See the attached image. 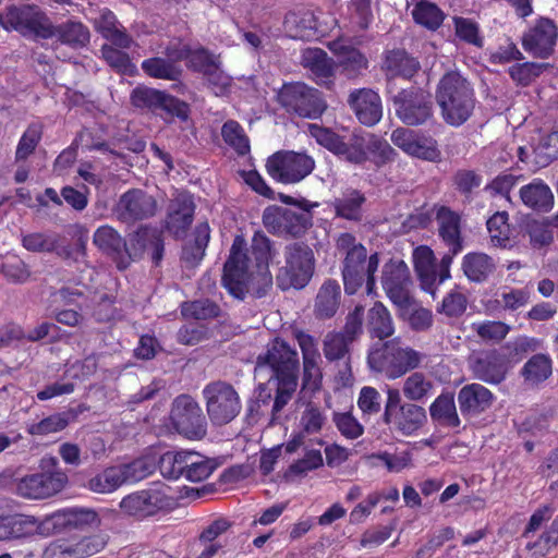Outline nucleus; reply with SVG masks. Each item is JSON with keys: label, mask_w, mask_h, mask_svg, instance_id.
<instances>
[{"label": "nucleus", "mask_w": 558, "mask_h": 558, "mask_svg": "<svg viewBox=\"0 0 558 558\" xmlns=\"http://www.w3.org/2000/svg\"><path fill=\"white\" fill-rule=\"evenodd\" d=\"M311 134L320 146L353 166L363 167L371 161L380 168L397 155L386 140L368 132L354 131L349 136H342L329 129L312 125Z\"/></svg>", "instance_id": "obj_1"}, {"label": "nucleus", "mask_w": 558, "mask_h": 558, "mask_svg": "<svg viewBox=\"0 0 558 558\" xmlns=\"http://www.w3.org/2000/svg\"><path fill=\"white\" fill-rule=\"evenodd\" d=\"M439 235L448 246L439 263H436L434 252L428 246L414 250L413 260L415 271L424 291L433 296L437 287L450 278V266L453 257L461 252L460 217L452 210L441 207L437 213Z\"/></svg>", "instance_id": "obj_2"}, {"label": "nucleus", "mask_w": 558, "mask_h": 558, "mask_svg": "<svg viewBox=\"0 0 558 558\" xmlns=\"http://www.w3.org/2000/svg\"><path fill=\"white\" fill-rule=\"evenodd\" d=\"M299 355L286 341L276 339L264 354L257 357L254 374L259 380L276 386L272 414L279 413L290 401L298 386Z\"/></svg>", "instance_id": "obj_3"}, {"label": "nucleus", "mask_w": 558, "mask_h": 558, "mask_svg": "<svg viewBox=\"0 0 558 558\" xmlns=\"http://www.w3.org/2000/svg\"><path fill=\"white\" fill-rule=\"evenodd\" d=\"M435 98L444 121L454 128L464 124L473 114L476 98L472 84L457 71L439 80Z\"/></svg>", "instance_id": "obj_4"}, {"label": "nucleus", "mask_w": 558, "mask_h": 558, "mask_svg": "<svg viewBox=\"0 0 558 558\" xmlns=\"http://www.w3.org/2000/svg\"><path fill=\"white\" fill-rule=\"evenodd\" d=\"M424 355L404 345L400 338L374 344L367 354V364L372 372L393 380L420 366Z\"/></svg>", "instance_id": "obj_5"}, {"label": "nucleus", "mask_w": 558, "mask_h": 558, "mask_svg": "<svg viewBox=\"0 0 558 558\" xmlns=\"http://www.w3.org/2000/svg\"><path fill=\"white\" fill-rule=\"evenodd\" d=\"M316 203L302 199L300 207L268 206L263 214V223L272 234L278 236L300 238L312 227V209Z\"/></svg>", "instance_id": "obj_6"}, {"label": "nucleus", "mask_w": 558, "mask_h": 558, "mask_svg": "<svg viewBox=\"0 0 558 558\" xmlns=\"http://www.w3.org/2000/svg\"><path fill=\"white\" fill-rule=\"evenodd\" d=\"M383 420L391 432L411 437L426 424L427 414L417 403L402 401L399 389L388 388Z\"/></svg>", "instance_id": "obj_7"}, {"label": "nucleus", "mask_w": 558, "mask_h": 558, "mask_svg": "<svg viewBox=\"0 0 558 558\" xmlns=\"http://www.w3.org/2000/svg\"><path fill=\"white\" fill-rule=\"evenodd\" d=\"M177 499L171 487L163 483H154L146 489L130 494L122 498L120 508L131 517L146 519L175 507Z\"/></svg>", "instance_id": "obj_8"}, {"label": "nucleus", "mask_w": 558, "mask_h": 558, "mask_svg": "<svg viewBox=\"0 0 558 558\" xmlns=\"http://www.w3.org/2000/svg\"><path fill=\"white\" fill-rule=\"evenodd\" d=\"M286 265L279 269L277 286L286 291L291 288L302 289L314 272L315 258L312 248L303 243H292L284 250Z\"/></svg>", "instance_id": "obj_9"}, {"label": "nucleus", "mask_w": 558, "mask_h": 558, "mask_svg": "<svg viewBox=\"0 0 558 558\" xmlns=\"http://www.w3.org/2000/svg\"><path fill=\"white\" fill-rule=\"evenodd\" d=\"M202 395L207 415L214 425H226L241 413V398L235 388L227 381L208 383L203 388Z\"/></svg>", "instance_id": "obj_10"}, {"label": "nucleus", "mask_w": 558, "mask_h": 558, "mask_svg": "<svg viewBox=\"0 0 558 558\" xmlns=\"http://www.w3.org/2000/svg\"><path fill=\"white\" fill-rule=\"evenodd\" d=\"M379 266L377 253L367 257L365 247H356L348 252L343 260L342 278L347 294H354L365 282L367 295L375 294V272Z\"/></svg>", "instance_id": "obj_11"}, {"label": "nucleus", "mask_w": 558, "mask_h": 558, "mask_svg": "<svg viewBox=\"0 0 558 558\" xmlns=\"http://www.w3.org/2000/svg\"><path fill=\"white\" fill-rule=\"evenodd\" d=\"M266 169L275 181L283 184H295L313 172L315 160L304 153L277 151L268 157Z\"/></svg>", "instance_id": "obj_12"}, {"label": "nucleus", "mask_w": 558, "mask_h": 558, "mask_svg": "<svg viewBox=\"0 0 558 558\" xmlns=\"http://www.w3.org/2000/svg\"><path fill=\"white\" fill-rule=\"evenodd\" d=\"M278 101L288 112L307 119L320 117L326 109L320 93L299 82L283 85Z\"/></svg>", "instance_id": "obj_13"}, {"label": "nucleus", "mask_w": 558, "mask_h": 558, "mask_svg": "<svg viewBox=\"0 0 558 558\" xmlns=\"http://www.w3.org/2000/svg\"><path fill=\"white\" fill-rule=\"evenodd\" d=\"M245 240L242 236H235L228 260L223 267L222 284L231 295L243 300L248 290L253 271L248 265V258L245 254Z\"/></svg>", "instance_id": "obj_14"}, {"label": "nucleus", "mask_w": 558, "mask_h": 558, "mask_svg": "<svg viewBox=\"0 0 558 558\" xmlns=\"http://www.w3.org/2000/svg\"><path fill=\"white\" fill-rule=\"evenodd\" d=\"M170 420L175 430L187 439H202L207 433V421L202 408L187 395L173 400Z\"/></svg>", "instance_id": "obj_15"}, {"label": "nucleus", "mask_w": 558, "mask_h": 558, "mask_svg": "<svg viewBox=\"0 0 558 558\" xmlns=\"http://www.w3.org/2000/svg\"><path fill=\"white\" fill-rule=\"evenodd\" d=\"M0 25L5 29H14L24 36L50 38L51 24L37 7H10L0 13Z\"/></svg>", "instance_id": "obj_16"}, {"label": "nucleus", "mask_w": 558, "mask_h": 558, "mask_svg": "<svg viewBox=\"0 0 558 558\" xmlns=\"http://www.w3.org/2000/svg\"><path fill=\"white\" fill-rule=\"evenodd\" d=\"M392 102L397 117L407 125H421L433 119L430 96L422 89H402Z\"/></svg>", "instance_id": "obj_17"}, {"label": "nucleus", "mask_w": 558, "mask_h": 558, "mask_svg": "<svg viewBox=\"0 0 558 558\" xmlns=\"http://www.w3.org/2000/svg\"><path fill=\"white\" fill-rule=\"evenodd\" d=\"M11 502L0 499V542L29 538L36 534L47 535L44 519L10 512Z\"/></svg>", "instance_id": "obj_18"}, {"label": "nucleus", "mask_w": 558, "mask_h": 558, "mask_svg": "<svg viewBox=\"0 0 558 558\" xmlns=\"http://www.w3.org/2000/svg\"><path fill=\"white\" fill-rule=\"evenodd\" d=\"M468 364L477 380L489 385L502 383L511 368L508 355L496 349L473 353Z\"/></svg>", "instance_id": "obj_19"}, {"label": "nucleus", "mask_w": 558, "mask_h": 558, "mask_svg": "<svg viewBox=\"0 0 558 558\" xmlns=\"http://www.w3.org/2000/svg\"><path fill=\"white\" fill-rule=\"evenodd\" d=\"M66 483L68 476L62 471L34 473L20 478L15 492L26 499H45L61 492Z\"/></svg>", "instance_id": "obj_20"}, {"label": "nucleus", "mask_w": 558, "mask_h": 558, "mask_svg": "<svg viewBox=\"0 0 558 558\" xmlns=\"http://www.w3.org/2000/svg\"><path fill=\"white\" fill-rule=\"evenodd\" d=\"M157 209L156 199L141 189H131L124 192L113 207L118 220L125 223L150 218Z\"/></svg>", "instance_id": "obj_21"}, {"label": "nucleus", "mask_w": 558, "mask_h": 558, "mask_svg": "<svg viewBox=\"0 0 558 558\" xmlns=\"http://www.w3.org/2000/svg\"><path fill=\"white\" fill-rule=\"evenodd\" d=\"M390 138L409 156L433 162L440 159L437 142L430 136H420L412 130L399 128L391 133Z\"/></svg>", "instance_id": "obj_22"}, {"label": "nucleus", "mask_w": 558, "mask_h": 558, "mask_svg": "<svg viewBox=\"0 0 558 558\" xmlns=\"http://www.w3.org/2000/svg\"><path fill=\"white\" fill-rule=\"evenodd\" d=\"M410 271L403 260L390 259L383 267L381 286L388 299L395 304H403L410 298Z\"/></svg>", "instance_id": "obj_23"}, {"label": "nucleus", "mask_w": 558, "mask_h": 558, "mask_svg": "<svg viewBox=\"0 0 558 558\" xmlns=\"http://www.w3.org/2000/svg\"><path fill=\"white\" fill-rule=\"evenodd\" d=\"M557 27L548 19H539L522 38L524 50L535 58H548L555 49Z\"/></svg>", "instance_id": "obj_24"}, {"label": "nucleus", "mask_w": 558, "mask_h": 558, "mask_svg": "<svg viewBox=\"0 0 558 558\" xmlns=\"http://www.w3.org/2000/svg\"><path fill=\"white\" fill-rule=\"evenodd\" d=\"M457 400L461 415L464 418H474L493 407L496 396L484 385L471 383L460 388Z\"/></svg>", "instance_id": "obj_25"}, {"label": "nucleus", "mask_w": 558, "mask_h": 558, "mask_svg": "<svg viewBox=\"0 0 558 558\" xmlns=\"http://www.w3.org/2000/svg\"><path fill=\"white\" fill-rule=\"evenodd\" d=\"M98 524V514L94 510L84 508H68L44 518L47 535L64 529H82Z\"/></svg>", "instance_id": "obj_26"}, {"label": "nucleus", "mask_w": 558, "mask_h": 558, "mask_svg": "<svg viewBox=\"0 0 558 558\" xmlns=\"http://www.w3.org/2000/svg\"><path fill=\"white\" fill-rule=\"evenodd\" d=\"M329 49L337 58L341 73L348 78L361 76L368 68V59L359 49L352 46L347 38H338L328 44Z\"/></svg>", "instance_id": "obj_27"}, {"label": "nucleus", "mask_w": 558, "mask_h": 558, "mask_svg": "<svg viewBox=\"0 0 558 558\" xmlns=\"http://www.w3.org/2000/svg\"><path fill=\"white\" fill-rule=\"evenodd\" d=\"M348 102L357 120L366 125L377 124L383 117V106L379 95L371 88L354 89L350 93Z\"/></svg>", "instance_id": "obj_28"}, {"label": "nucleus", "mask_w": 558, "mask_h": 558, "mask_svg": "<svg viewBox=\"0 0 558 558\" xmlns=\"http://www.w3.org/2000/svg\"><path fill=\"white\" fill-rule=\"evenodd\" d=\"M24 248L34 253H54L61 258L69 259L73 255V247L65 239L56 232H32L23 235Z\"/></svg>", "instance_id": "obj_29"}, {"label": "nucleus", "mask_w": 558, "mask_h": 558, "mask_svg": "<svg viewBox=\"0 0 558 558\" xmlns=\"http://www.w3.org/2000/svg\"><path fill=\"white\" fill-rule=\"evenodd\" d=\"M194 215V203L189 194H178L169 205L167 228L175 236H182L190 227Z\"/></svg>", "instance_id": "obj_30"}, {"label": "nucleus", "mask_w": 558, "mask_h": 558, "mask_svg": "<svg viewBox=\"0 0 558 558\" xmlns=\"http://www.w3.org/2000/svg\"><path fill=\"white\" fill-rule=\"evenodd\" d=\"M520 198L522 203L536 211L547 213L554 205V195L550 187L541 179H534L521 186Z\"/></svg>", "instance_id": "obj_31"}, {"label": "nucleus", "mask_w": 558, "mask_h": 558, "mask_svg": "<svg viewBox=\"0 0 558 558\" xmlns=\"http://www.w3.org/2000/svg\"><path fill=\"white\" fill-rule=\"evenodd\" d=\"M301 63L312 73L318 84L327 85L331 82L333 63L323 49H305L302 53Z\"/></svg>", "instance_id": "obj_32"}, {"label": "nucleus", "mask_w": 558, "mask_h": 558, "mask_svg": "<svg viewBox=\"0 0 558 558\" xmlns=\"http://www.w3.org/2000/svg\"><path fill=\"white\" fill-rule=\"evenodd\" d=\"M429 414L432 420L442 427L458 428L461 425L451 392L440 393L429 405Z\"/></svg>", "instance_id": "obj_33"}, {"label": "nucleus", "mask_w": 558, "mask_h": 558, "mask_svg": "<svg viewBox=\"0 0 558 558\" xmlns=\"http://www.w3.org/2000/svg\"><path fill=\"white\" fill-rule=\"evenodd\" d=\"M366 329L372 338L385 340L395 333V323L388 308L376 302L367 312Z\"/></svg>", "instance_id": "obj_34"}, {"label": "nucleus", "mask_w": 558, "mask_h": 558, "mask_svg": "<svg viewBox=\"0 0 558 558\" xmlns=\"http://www.w3.org/2000/svg\"><path fill=\"white\" fill-rule=\"evenodd\" d=\"M420 62L404 50H391L386 53L384 69L391 77L412 78L420 70Z\"/></svg>", "instance_id": "obj_35"}, {"label": "nucleus", "mask_w": 558, "mask_h": 558, "mask_svg": "<svg viewBox=\"0 0 558 558\" xmlns=\"http://www.w3.org/2000/svg\"><path fill=\"white\" fill-rule=\"evenodd\" d=\"M352 343L349 339L345 338V335H342L341 332H328L325 336L324 343H323V351L325 357L330 361H339V360H345V371L340 372L341 379L343 381H348L351 377L350 372V350L349 345Z\"/></svg>", "instance_id": "obj_36"}, {"label": "nucleus", "mask_w": 558, "mask_h": 558, "mask_svg": "<svg viewBox=\"0 0 558 558\" xmlns=\"http://www.w3.org/2000/svg\"><path fill=\"white\" fill-rule=\"evenodd\" d=\"M494 259L482 252H472L464 255L462 269L466 278L472 282H484L495 271Z\"/></svg>", "instance_id": "obj_37"}, {"label": "nucleus", "mask_w": 558, "mask_h": 558, "mask_svg": "<svg viewBox=\"0 0 558 558\" xmlns=\"http://www.w3.org/2000/svg\"><path fill=\"white\" fill-rule=\"evenodd\" d=\"M341 291L337 281L328 280L320 287L314 306L316 317L320 319L331 318L338 311Z\"/></svg>", "instance_id": "obj_38"}, {"label": "nucleus", "mask_w": 558, "mask_h": 558, "mask_svg": "<svg viewBox=\"0 0 558 558\" xmlns=\"http://www.w3.org/2000/svg\"><path fill=\"white\" fill-rule=\"evenodd\" d=\"M396 306L399 310V317L405 320L412 330L426 331L433 326L432 311L416 304L411 296L405 303Z\"/></svg>", "instance_id": "obj_39"}, {"label": "nucleus", "mask_w": 558, "mask_h": 558, "mask_svg": "<svg viewBox=\"0 0 558 558\" xmlns=\"http://www.w3.org/2000/svg\"><path fill=\"white\" fill-rule=\"evenodd\" d=\"M51 36L57 37L62 44L72 48H82L89 43L88 28L78 21H68L58 26L51 25Z\"/></svg>", "instance_id": "obj_40"}, {"label": "nucleus", "mask_w": 558, "mask_h": 558, "mask_svg": "<svg viewBox=\"0 0 558 558\" xmlns=\"http://www.w3.org/2000/svg\"><path fill=\"white\" fill-rule=\"evenodd\" d=\"M553 373V361L548 354L538 353L531 356L521 369L527 386H538L547 380Z\"/></svg>", "instance_id": "obj_41"}, {"label": "nucleus", "mask_w": 558, "mask_h": 558, "mask_svg": "<svg viewBox=\"0 0 558 558\" xmlns=\"http://www.w3.org/2000/svg\"><path fill=\"white\" fill-rule=\"evenodd\" d=\"M93 243L102 253L118 258L125 251L126 243L120 233L111 226L104 225L96 229Z\"/></svg>", "instance_id": "obj_42"}, {"label": "nucleus", "mask_w": 558, "mask_h": 558, "mask_svg": "<svg viewBox=\"0 0 558 558\" xmlns=\"http://www.w3.org/2000/svg\"><path fill=\"white\" fill-rule=\"evenodd\" d=\"M433 380L423 373L415 372L408 376L402 384V393L409 401L424 402L434 395Z\"/></svg>", "instance_id": "obj_43"}, {"label": "nucleus", "mask_w": 558, "mask_h": 558, "mask_svg": "<svg viewBox=\"0 0 558 558\" xmlns=\"http://www.w3.org/2000/svg\"><path fill=\"white\" fill-rule=\"evenodd\" d=\"M251 253L264 284L271 286L272 278L268 271V263L272 258L270 240L264 233L256 232L252 239Z\"/></svg>", "instance_id": "obj_44"}, {"label": "nucleus", "mask_w": 558, "mask_h": 558, "mask_svg": "<svg viewBox=\"0 0 558 558\" xmlns=\"http://www.w3.org/2000/svg\"><path fill=\"white\" fill-rule=\"evenodd\" d=\"M364 203L365 197L360 191L348 189L340 197L333 201V207L338 217L348 220H360Z\"/></svg>", "instance_id": "obj_45"}, {"label": "nucleus", "mask_w": 558, "mask_h": 558, "mask_svg": "<svg viewBox=\"0 0 558 558\" xmlns=\"http://www.w3.org/2000/svg\"><path fill=\"white\" fill-rule=\"evenodd\" d=\"M106 535L97 534L81 538L80 541L62 547V554L70 558H87L100 553L107 545Z\"/></svg>", "instance_id": "obj_46"}, {"label": "nucleus", "mask_w": 558, "mask_h": 558, "mask_svg": "<svg viewBox=\"0 0 558 558\" xmlns=\"http://www.w3.org/2000/svg\"><path fill=\"white\" fill-rule=\"evenodd\" d=\"M184 477L190 482H202L208 478L216 469V463L193 451H187Z\"/></svg>", "instance_id": "obj_47"}, {"label": "nucleus", "mask_w": 558, "mask_h": 558, "mask_svg": "<svg viewBox=\"0 0 558 558\" xmlns=\"http://www.w3.org/2000/svg\"><path fill=\"white\" fill-rule=\"evenodd\" d=\"M143 71L150 77L177 81L180 78L182 70L168 58L154 57L142 62Z\"/></svg>", "instance_id": "obj_48"}, {"label": "nucleus", "mask_w": 558, "mask_h": 558, "mask_svg": "<svg viewBox=\"0 0 558 558\" xmlns=\"http://www.w3.org/2000/svg\"><path fill=\"white\" fill-rule=\"evenodd\" d=\"M124 484V477L119 466H111L88 481L87 487L98 494H109Z\"/></svg>", "instance_id": "obj_49"}, {"label": "nucleus", "mask_w": 558, "mask_h": 558, "mask_svg": "<svg viewBox=\"0 0 558 558\" xmlns=\"http://www.w3.org/2000/svg\"><path fill=\"white\" fill-rule=\"evenodd\" d=\"M157 459L154 454L141 457L128 464L119 465L124 483H135L149 476L156 469Z\"/></svg>", "instance_id": "obj_50"}, {"label": "nucleus", "mask_w": 558, "mask_h": 558, "mask_svg": "<svg viewBox=\"0 0 558 558\" xmlns=\"http://www.w3.org/2000/svg\"><path fill=\"white\" fill-rule=\"evenodd\" d=\"M187 451H167L160 456L158 466L161 475L169 480L184 476Z\"/></svg>", "instance_id": "obj_51"}, {"label": "nucleus", "mask_w": 558, "mask_h": 558, "mask_svg": "<svg viewBox=\"0 0 558 558\" xmlns=\"http://www.w3.org/2000/svg\"><path fill=\"white\" fill-rule=\"evenodd\" d=\"M286 28L293 37H305L316 29L317 22L311 11L290 12L284 17Z\"/></svg>", "instance_id": "obj_52"}, {"label": "nucleus", "mask_w": 558, "mask_h": 558, "mask_svg": "<svg viewBox=\"0 0 558 558\" xmlns=\"http://www.w3.org/2000/svg\"><path fill=\"white\" fill-rule=\"evenodd\" d=\"M487 230L490 241L495 246L506 248L510 246V227L508 223V213L497 211L487 220Z\"/></svg>", "instance_id": "obj_53"}, {"label": "nucleus", "mask_w": 558, "mask_h": 558, "mask_svg": "<svg viewBox=\"0 0 558 558\" xmlns=\"http://www.w3.org/2000/svg\"><path fill=\"white\" fill-rule=\"evenodd\" d=\"M548 68L547 63L523 62L509 68L508 73L512 81L520 86L531 85Z\"/></svg>", "instance_id": "obj_54"}, {"label": "nucleus", "mask_w": 558, "mask_h": 558, "mask_svg": "<svg viewBox=\"0 0 558 558\" xmlns=\"http://www.w3.org/2000/svg\"><path fill=\"white\" fill-rule=\"evenodd\" d=\"M412 15L417 24L433 31L442 24L445 17L442 11L435 3L428 1L418 2L414 7Z\"/></svg>", "instance_id": "obj_55"}, {"label": "nucleus", "mask_w": 558, "mask_h": 558, "mask_svg": "<svg viewBox=\"0 0 558 558\" xmlns=\"http://www.w3.org/2000/svg\"><path fill=\"white\" fill-rule=\"evenodd\" d=\"M223 141L238 154L245 155L250 151V142L243 128L233 120L227 121L221 129Z\"/></svg>", "instance_id": "obj_56"}, {"label": "nucleus", "mask_w": 558, "mask_h": 558, "mask_svg": "<svg viewBox=\"0 0 558 558\" xmlns=\"http://www.w3.org/2000/svg\"><path fill=\"white\" fill-rule=\"evenodd\" d=\"M453 25L454 34L460 40L477 48L483 47L484 38L475 21L468 17L456 16L453 17Z\"/></svg>", "instance_id": "obj_57"}, {"label": "nucleus", "mask_w": 558, "mask_h": 558, "mask_svg": "<svg viewBox=\"0 0 558 558\" xmlns=\"http://www.w3.org/2000/svg\"><path fill=\"white\" fill-rule=\"evenodd\" d=\"M523 179V175H515L513 173L502 172L495 177L485 187L492 196H499L505 202L511 204L510 192Z\"/></svg>", "instance_id": "obj_58"}, {"label": "nucleus", "mask_w": 558, "mask_h": 558, "mask_svg": "<svg viewBox=\"0 0 558 558\" xmlns=\"http://www.w3.org/2000/svg\"><path fill=\"white\" fill-rule=\"evenodd\" d=\"M181 313L186 318L209 319L219 316V306L210 300H197L182 305Z\"/></svg>", "instance_id": "obj_59"}, {"label": "nucleus", "mask_w": 558, "mask_h": 558, "mask_svg": "<svg viewBox=\"0 0 558 558\" xmlns=\"http://www.w3.org/2000/svg\"><path fill=\"white\" fill-rule=\"evenodd\" d=\"M381 395L371 386H365L360 390L357 398V408L364 417H371L378 414L381 410Z\"/></svg>", "instance_id": "obj_60"}, {"label": "nucleus", "mask_w": 558, "mask_h": 558, "mask_svg": "<svg viewBox=\"0 0 558 558\" xmlns=\"http://www.w3.org/2000/svg\"><path fill=\"white\" fill-rule=\"evenodd\" d=\"M101 54L106 62L118 72L123 74L133 73L135 66L131 62L126 52L117 49L113 46L104 45L101 47Z\"/></svg>", "instance_id": "obj_61"}, {"label": "nucleus", "mask_w": 558, "mask_h": 558, "mask_svg": "<svg viewBox=\"0 0 558 558\" xmlns=\"http://www.w3.org/2000/svg\"><path fill=\"white\" fill-rule=\"evenodd\" d=\"M187 60L195 71L203 72L209 76L214 75L218 70L217 58L204 48L190 49Z\"/></svg>", "instance_id": "obj_62"}, {"label": "nucleus", "mask_w": 558, "mask_h": 558, "mask_svg": "<svg viewBox=\"0 0 558 558\" xmlns=\"http://www.w3.org/2000/svg\"><path fill=\"white\" fill-rule=\"evenodd\" d=\"M165 93L144 86L136 87L131 94V101L137 108L159 109Z\"/></svg>", "instance_id": "obj_63"}, {"label": "nucleus", "mask_w": 558, "mask_h": 558, "mask_svg": "<svg viewBox=\"0 0 558 558\" xmlns=\"http://www.w3.org/2000/svg\"><path fill=\"white\" fill-rule=\"evenodd\" d=\"M471 328L483 340L493 341H500L505 339L510 329L505 323L494 320L473 323Z\"/></svg>", "instance_id": "obj_64"}]
</instances>
